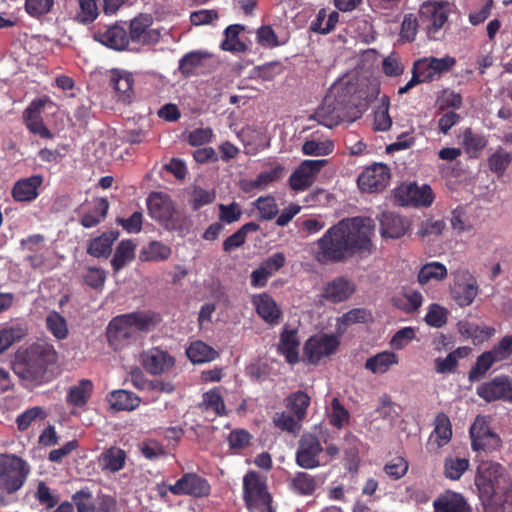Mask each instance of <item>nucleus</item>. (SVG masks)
Wrapping results in <instances>:
<instances>
[{
    "label": "nucleus",
    "instance_id": "nucleus-59",
    "mask_svg": "<svg viewBox=\"0 0 512 512\" xmlns=\"http://www.w3.org/2000/svg\"><path fill=\"white\" fill-rule=\"evenodd\" d=\"M254 206L260 212L263 220H271L278 214V206L273 196L259 197L254 202Z\"/></svg>",
    "mask_w": 512,
    "mask_h": 512
},
{
    "label": "nucleus",
    "instance_id": "nucleus-34",
    "mask_svg": "<svg viewBox=\"0 0 512 512\" xmlns=\"http://www.w3.org/2000/svg\"><path fill=\"white\" fill-rule=\"evenodd\" d=\"M110 406L117 411H131L136 409L141 400L133 392L120 389L110 392L107 396Z\"/></svg>",
    "mask_w": 512,
    "mask_h": 512
},
{
    "label": "nucleus",
    "instance_id": "nucleus-2",
    "mask_svg": "<svg viewBox=\"0 0 512 512\" xmlns=\"http://www.w3.org/2000/svg\"><path fill=\"white\" fill-rule=\"evenodd\" d=\"M356 83H335L314 114L319 124L333 128L343 121L353 120L361 114L372 100Z\"/></svg>",
    "mask_w": 512,
    "mask_h": 512
},
{
    "label": "nucleus",
    "instance_id": "nucleus-19",
    "mask_svg": "<svg viewBox=\"0 0 512 512\" xmlns=\"http://www.w3.org/2000/svg\"><path fill=\"white\" fill-rule=\"evenodd\" d=\"M328 163L326 159L304 160L289 177V186L294 191H305L315 182L321 169Z\"/></svg>",
    "mask_w": 512,
    "mask_h": 512
},
{
    "label": "nucleus",
    "instance_id": "nucleus-61",
    "mask_svg": "<svg viewBox=\"0 0 512 512\" xmlns=\"http://www.w3.org/2000/svg\"><path fill=\"white\" fill-rule=\"evenodd\" d=\"M392 119L389 115V99L383 98L382 105L374 114V129L377 131H387L391 128Z\"/></svg>",
    "mask_w": 512,
    "mask_h": 512
},
{
    "label": "nucleus",
    "instance_id": "nucleus-38",
    "mask_svg": "<svg viewBox=\"0 0 512 512\" xmlns=\"http://www.w3.org/2000/svg\"><path fill=\"white\" fill-rule=\"evenodd\" d=\"M172 249L170 246L160 242L151 241L147 246L142 247L139 259L142 262H159L170 258Z\"/></svg>",
    "mask_w": 512,
    "mask_h": 512
},
{
    "label": "nucleus",
    "instance_id": "nucleus-13",
    "mask_svg": "<svg viewBox=\"0 0 512 512\" xmlns=\"http://www.w3.org/2000/svg\"><path fill=\"white\" fill-rule=\"evenodd\" d=\"M324 451L319 438L314 434H304L298 442L295 454L296 464L303 469H315L327 464L321 460Z\"/></svg>",
    "mask_w": 512,
    "mask_h": 512
},
{
    "label": "nucleus",
    "instance_id": "nucleus-64",
    "mask_svg": "<svg viewBox=\"0 0 512 512\" xmlns=\"http://www.w3.org/2000/svg\"><path fill=\"white\" fill-rule=\"evenodd\" d=\"M428 325L441 328L447 323V310L438 304H431L425 316Z\"/></svg>",
    "mask_w": 512,
    "mask_h": 512
},
{
    "label": "nucleus",
    "instance_id": "nucleus-30",
    "mask_svg": "<svg viewBox=\"0 0 512 512\" xmlns=\"http://www.w3.org/2000/svg\"><path fill=\"white\" fill-rule=\"evenodd\" d=\"M433 507L435 512H471L465 498L451 491L438 496L433 502Z\"/></svg>",
    "mask_w": 512,
    "mask_h": 512
},
{
    "label": "nucleus",
    "instance_id": "nucleus-35",
    "mask_svg": "<svg viewBox=\"0 0 512 512\" xmlns=\"http://www.w3.org/2000/svg\"><path fill=\"white\" fill-rule=\"evenodd\" d=\"M118 235V232L108 231L91 239L88 242L87 253L96 258L108 257L111 253L112 245Z\"/></svg>",
    "mask_w": 512,
    "mask_h": 512
},
{
    "label": "nucleus",
    "instance_id": "nucleus-44",
    "mask_svg": "<svg viewBox=\"0 0 512 512\" xmlns=\"http://www.w3.org/2000/svg\"><path fill=\"white\" fill-rule=\"evenodd\" d=\"M242 30H244V26L240 24L229 25L224 31L225 39L221 43V49L234 53L245 52L247 46L239 39Z\"/></svg>",
    "mask_w": 512,
    "mask_h": 512
},
{
    "label": "nucleus",
    "instance_id": "nucleus-63",
    "mask_svg": "<svg viewBox=\"0 0 512 512\" xmlns=\"http://www.w3.org/2000/svg\"><path fill=\"white\" fill-rule=\"evenodd\" d=\"M35 499L47 509L54 508L59 502V496L51 491L45 482L40 481L35 492Z\"/></svg>",
    "mask_w": 512,
    "mask_h": 512
},
{
    "label": "nucleus",
    "instance_id": "nucleus-23",
    "mask_svg": "<svg viewBox=\"0 0 512 512\" xmlns=\"http://www.w3.org/2000/svg\"><path fill=\"white\" fill-rule=\"evenodd\" d=\"M426 82H432L449 72L455 65L456 59L451 56L443 58L425 57L414 62Z\"/></svg>",
    "mask_w": 512,
    "mask_h": 512
},
{
    "label": "nucleus",
    "instance_id": "nucleus-42",
    "mask_svg": "<svg viewBox=\"0 0 512 512\" xmlns=\"http://www.w3.org/2000/svg\"><path fill=\"white\" fill-rule=\"evenodd\" d=\"M289 488L298 495H312L317 488L316 477L307 472H296L289 480Z\"/></svg>",
    "mask_w": 512,
    "mask_h": 512
},
{
    "label": "nucleus",
    "instance_id": "nucleus-41",
    "mask_svg": "<svg viewBox=\"0 0 512 512\" xmlns=\"http://www.w3.org/2000/svg\"><path fill=\"white\" fill-rule=\"evenodd\" d=\"M259 229V224L255 222L245 223L237 231H235L232 235L223 241V251L230 253L241 247L246 242L247 235L252 232H257Z\"/></svg>",
    "mask_w": 512,
    "mask_h": 512
},
{
    "label": "nucleus",
    "instance_id": "nucleus-39",
    "mask_svg": "<svg viewBox=\"0 0 512 512\" xmlns=\"http://www.w3.org/2000/svg\"><path fill=\"white\" fill-rule=\"evenodd\" d=\"M435 427L430 436V440L436 443L437 447H443L449 443L452 438V425L449 417L440 412L436 415L434 421Z\"/></svg>",
    "mask_w": 512,
    "mask_h": 512
},
{
    "label": "nucleus",
    "instance_id": "nucleus-57",
    "mask_svg": "<svg viewBox=\"0 0 512 512\" xmlns=\"http://www.w3.org/2000/svg\"><path fill=\"white\" fill-rule=\"evenodd\" d=\"M73 505L76 506L77 512H93L94 498L88 487L82 488L72 495Z\"/></svg>",
    "mask_w": 512,
    "mask_h": 512
},
{
    "label": "nucleus",
    "instance_id": "nucleus-5",
    "mask_svg": "<svg viewBox=\"0 0 512 512\" xmlns=\"http://www.w3.org/2000/svg\"><path fill=\"white\" fill-rule=\"evenodd\" d=\"M147 209L149 216L168 231L181 232L186 228V217L176 211L173 200L165 193H150Z\"/></svg>",
    "mask_w": 512,
    "mask_h": 512
},
{
    "label": "nucleus",
    "instance_id": "nucleus-56",
    "mask_svg": "<svg viewBox=\"0 0 512 512\" xmlns=\"http://www.w3.org/2000/svg\"><path fill=\"white\" fill-rule=\"evenodd\" d=\"M218 218L222 224H232L238 222L243 214L241 206L233 201L230 204H219L218 205Z\"/></svg>",
    "mask_w": 512,
    "mask_h": 512
},
{
    "label": "nucleus",
    "instance_id": "nucleus-32",
    "mask_svg": "<svg viewBox=\"0 0 512 512\" xmlns=\"http://www.w3.org/2000/svg\"><path fill=\"white\" fill-rule=\"evenodd\" d=\"M94 384L89 379H81L76 385L71 386L66 394V402L73 407L82 408L90 400Z\"/></svg>",
    "mask_w": 512,
    "mask_h": 512
},
{
    "label": "nucleus",
    "instance_id": "nucleus-14",
    "mask_svg": "<svg viewBox=\"0 0 512 512\" xmlns=\"http://www.w3.org/2000/svg\"><path fill=\"white\" fill-rule=\"evenodd\" d=\"M474 451L492 452L501 445V439L493 432L484 416H477L469 430Z\"/></svg>",
    "mask_w": 512,
    "mask_h": 512
},
{
    "label": "nucleus",
    "instance_id": "nucleus-45",
    "mask_svg": "<svg viewBox=\"0 0 512 512\" xmlns=\"http://www.w3.org/2000/svg\"><path fill=\"white\" fill-rule=\"evenodd\" d=\"M78 10L74 15V21L82 25L92 24L99 16V8L96 0H77Z\"/></svg>",
    "mask_w": 512,
    "mask_h": 512
},
{
    "label": "nucleus",
    "instance_id": "nucleus-55",
    "mask_svg": "<svg viewBox=\"0 0 512 512\" xmlns=\"http://www.w3.org/2000/svg\"><path fill=\"white\" fill-rule=\"evenodd\" d=\"M287 400L288 407L291 409V411L298 417V419H302L310 405V397L307 395V393L303 391H297L292 393Z\"/></svg>",
    "mask_w": 512,
    "mask_h": 512
},
{
    "label": "nucleus",
    "instance_id": "nucleus-37",
    "mask_svg": "<svg viewBox=\"0 0 512 512\" xmlns=\"http://www.w3.org/2000/svg\"><path fill=\"white\" fill-rule=\"evenodd\" d=\"M398 364V356L391 351H383L369 357L365 362V369L373 374H384L391 366Z\"/></svg>",
    "mask_w": 512,
    "mask_h": 512
},
{
    "label": "nucleus",
    "instance_id": "nucleus-18",
    "mask_svg": "<svg viewBox=\"0 0 512 512\" xmlns=\"http://www.w3.org/2000/svg\"><path fill=\"white\" fill-rule=\"evenodd\" d=\"M477 395L486 402L502 400L512 404V378L499 375L476 388Z\"/></svg>",
    "mask_w": 512,
    "mask_h": 512
},
{
    "label": "nucleus",
    "instance_id": "nucleus-58",
    "mask_svg": "<svg viewBox=\"0 0 512 512\" xmlns=\"http://www.w3.org/2000/svg\"><path fill=\"white\" fill-rule=\"evenodd\" d=\"M251 440L252 435L245 429H234L227 437L229 447L234 452H239L247 448L250 445Z\"/></svg>",
    "mask_w": 512,
    "mask_h": 512
},
{
    "label": "nucleus",
    "instance_id": "nucleus-7",
    "mask_svg": "<svg viewBox=\"0 0 512 512\" xmlns=\"http://www.w3.org/2000/svg\"><path fill=\"white\" fill-rule=\"evenodd\" d=\"M512 356V334L504 336L491 350L480 354L468 372L470 382L480 380L495 364L508 360Z\"/></svg>",
    "mask_w": 512,
    "mask_h": 512
},
{
    "label": "nucleus",
    "instance_id": "nucleus-60",
    "mask_svg": "<svg viewBox=\"0 0 512 512\" xmlns=\"http://www.w3.org/2000/svg\"><path fill=\"white\" fill-rule=\"evenodd\" d=\"M409 464L404 457L397 456L387 462L384 472L393 480L401 479L408 471Z\"/></svg>",
    "mask_w": 512,
    "mask_h": 512
},
{
    "label": "nucleus",
    "instance_id": "nucleus-54",
    "mask_svg": "<svg viewBox=\"0 0 512 512\" xmlns=\"http://www.w3.org/2000/svg\"><path fill=\"white\" fill-rule=\"evenodd\" d=\"M329 421L337 429H341L350 421L349 411L340 403L338 398H333L331 401Z\"/></svg>",
    "mask_w": 512,
    "mask_h": 512
},
{
    "label": "nucleus",
    "instance_id": "nucleus-29",
    "mask_svg": "<svg viewBox=\"0 0 512 512\" xmlns=\"http://www.w3.org/2000/svg\"><path fill=\"white\" fill-rule=\"evenodd\" d=\"M380 232L385 238L397 239L402 237L407 229V221L394 212H384L380 217Z\"/></svg>",
    "mask_w": 512,
    "mask_h": 512
},
{
    "label": "nucleus",
    "instance_id": "nucleus-21",
    "mask_svg": "<svg viewBox=\"0 0 512 512\" xmlns=\"http://www.w3.org/2000/svg\"><path fill=\"white\" fill-rule=\"evenodd\" d=\"M152 22V17L147 14H140L132 19L129 25V40L143 45L158 43L161 33L157 29H150Z\"/></svg>",
    "mask_w": 512,
    "mask_h": 512
},
{
    "label": "nucleus",
    "instance_id": "nucleus-36",
    "mask_svg": "<svg viewBox=\"0 0 512 512\" xmlns=\"http://www.w3.org/2000/svg\"><path fill=\"white\" fill-rule=\"evenodd\" d=\"M186 355L194 364L211 362L219 357V353L201 340L192 342L186 349Z\"/></svg>",
    "mask_w": 512,
    "mask_h": 512
},
{
    "label": "nucleus",
    "instance_id": "nucleus-33",
    "mask_svg": "<svg viewBox=\"0 0 512 512\" xmlns=\"http://www.w3.org/2000/svg\"><path fill=\"white\" fill-rule=\"evenodd\" d=\"M109 209L106 198H95L89 208L83 212L80 224L85 228H93L103 221Z\"/></svg>",
    "mask_w": 512,
    "mask_h": 512
},
{
    "label": "nucleus",
    "instance_id": "nucleus-46",
    "mask_svg": "<svg viewBox=\"0 0 512 512\" xmlns=\"http://www.w3.org/2000/svg\"><path fill=\"white\" fill-rule=\"evenodd\" d=\"M46 328L57 339L68 337L69 330L66 319L57 311L52 310L46 316Z\"/></svg>",
    "mask_w": 512,
    "mask_h": 512
},
{
    "label": "nucleus",
    "instance_id": "nucleus-47",
    "mask_svg": "<svg viewBox=\"0 0 512 512\" xmlns=\"http://www.w3.org/2000/svg\"><path fill=\"white\" fill-rule=\"evenodd\" d=\"M203 66V54L198 51H192L185 54L179 60L178 70L184 77L188 78L197 75L198 70Z\"/></svg>",
    "mask_w": 512,
    "mask_h": 512
},
{
    "label": "nucleus",
    "instance_id": "nucleus-9",
    "mask_svg": "<svg viewBox=\"0 0 512 512\" xmlns=\"http://www.w3.org/2000/svg\"><path fill=\"white\" fill-rule=\"evenodd\" d=\"M29 469L25 461L16 455L0 457V489L12 494L18 491L26 481Z\"/></svg>",
    "mask_w": 512,
    "mask_h": 512
},
{
    "label": "nucleus",
    "instance_id": "nucleus-50",
    "mask_svg": "<svg viewBox=\"0 0 512 512\" xmlns=\"http://www.w3.org/2000/svg\"><path fill=\"white\" fill-rule=\"evenodd\" d=\"M26 334L27 329L20 324L0 328V353L22 340Z\"/></svg>",
    "mask_w": 512,
    "mask_h": 512
},
{
    "label": "nucleus",
    "instance_id": "nucleus-17",
    "mask_svg": "<svg viewBox=\"0 0 512 512\" xmlns=\"http://www.w3.org/2000/svg\"><path fill=\"white\" fill-rule=\"evenodd\" d=\"M107 75L108 85L113 89L116 101L124 105L131 104L135 98L133 73L120 68H112Z\"/></svg>",
    "mask_w": 512,
    "mask_h": 512
},
{
    "label": "nucleus",
    "instance_id": "nucleus-48",
    "mask_svg": "<svg viewBox=\"0 0 512 512\" xmlns=\"http://www.w3.org/2000/svg\"><path fill=\"white\" fill-rule=\"evenodd\" d=\"M447 277V268L440 262H430L423 265L418 273V282L422 285L428 282L442 281Z\"/></svg>",
    "mask_w": 512,
    "mask_h": 512
},
{
    "label": "nucleus",
    "instance_id": "nucleus-6",
    "mask_svg": "<svg viewBox=\"0 0 512 512\" xmlns=\"http://www.w3.org/2000/svg\"><path fill=\"white\" fill-rule=\"evenodd\" d=\"M475 482L481 491L493 497H505L512 490V482L499 463H482Z\"/></svg>",
    "mask_w": 512,
    "mask_h": 512
},
{
    "label": "nucleus",
    "instance_id": "nucleus-3",
    "mask_svg": "<svg viewBox=\"0 0 512 512\" xmlns=\"http://www.w3.org/2000/svg\"><path fill=\"white\" fill-rule=\"evenodd\" d=\"M160 320V315L151 310L118 315L112 318L107 326L108 344L114 351L122 350L137 342L142 333L152 330Z\"/></svg>",
    "mask_w": 512,
    "mask_h": 512
},
{
    "label": "nucleus",
    "instance_id": "nucleus-51",
    "mask_svg": "<svg viewBox=\"0 0 512 512\" xmlns=\"http://www.w3.org/2000/svg\"><path fill=\"white\" fill-rule=\"evenodd\" d=\"M469 467L467 458L447 457L444 461V475L451 480H458Z\"/></svg>",
    "mask_w": 512,
    "mask_h": 512
},
{
    "label": "nucleus",
    "instance_id": "nucleus-15",
    "mask_svg": "<svg viewBox=\"0 0 512 512\" xmlns=\"http://www.w3.org/2000/svg\"><path fill=\"white\" fill-rule=\"evenodd\" d=\"M395 198L402 206L429 207L434 201V193L429 185L409 183L396 189Z\"/></svg>",
    "mask_w": 512,
    "mask_h": 512
},
{
    "label": "nucleus",
    "instance_id": "nucleus-26",
    "mask_svg": "<svg viewBox=\"0 0 512 512\" xmlns=\"http://www.w3.org/2000/svg\"><path fill=\"white\" fill-rule=\"evenodd\" d=\"M42 184L43 176L40 174L21 178L14 183L11 196L16 202H32L38 197V190Z\"/></svg>",
    "mask_w": 512,
    "mask_h": 512
},
{
    "label": "nucleus",
    "instance_id": "nucleus-43",
    "mask_svg": "<svg viewBox=\"0 0 512 512\" xmlns=\"http://www.w3.org/2000/svg\"><path fill=\"white\" fill-rule=\"evenodd\" d=\"M136 245L131 240H122L116 247L111 266L115 273L119 272L125 265L135 257Z\"/></svg>",
    "mask_w": 512,
    "mask_h": 512
},
{
    "label": "nucleus",
    "instance_id": "nucleus-40",
    "mask_svg": "<svg viewBox=\"0 0 512 512\" xmlns=\"http://www.w3.org/2000/svg\"><path fill=\"white\" fill-rule=\"evenodd\" d=\"M126 453L119 447L106 449L99 457V463L103 470L117 472L125 466Z\"/></svg>",
    "mask_w": 512,
    "mask_h": 512
},
{
    "label": "nucleus",
    "instance_id": "nucleus-8",
    "mask_svg": "<svg viewBox=\"0 0 512 512\" xmlns=\"http://www.w3.org/2000/svg\"><path fill=\"white\" fill-rule=\"evenodd\" d=\"M449 12L447 2L428 0L422 3L419 9L420 27L429 39L439 38V33L448 20Z\"/></svg>",
    "mask_w": 512,
    "mask_h": 512
},
{
    "label": "nucleus",
    "instance_id": "nucleus-1",
    "mask_svg": "<svg viewBox=\"0 0 512 512\" xmlns=\"http://www.w3.org/2000/svg\"><path fill=\"white\" fill-rule=\"evenodd\" d=\"M374 224L370 218L353 217L331 226L316 242L315 259L320 264L343 263L354 256L372 253Z\"/></svg>",
    "mask_w": 512,
    "mask_h": 512
},
{
    "label": "nucleus",
    "instance_id": "nucleus-49",
    "mask_svg": "<svg viewBox=\"0 0 512 512\" xmlns=\"http://www.w3.org/2000/svg\"><path fill=\"white\" fill-rule=\"evenodd\" d=\"M462 143L466 153L471 158H477L486 147L487 140L482 134L474 133L470 128H467L463 133Z\"/></svg>",
    "mask_w": 512,
    "mask_h": 512
},
{
    "label": "nucleus",
    "instance_id": "nucleus-62",
    "mask_svg": "<svg viewBox=\"0 0 512 512\" xmlns=\"http://www.w3.org/2000/svg\"><path fill=\"white\" fill-rule=\"evenodd\" d=\"M512 161L510 153L499 150L492 154L488 159V165L492 172L501 176L504 174Z\"/></svg>",
    "mask_w": 512,
    "mask_h": 512
},
{
    "label": "nucleus",
    "instance_id": "nucleus-20",
    "mask_svg": "<svg viewBox=\"0 0 512 512\" xmlns=\"http://www.w3.org/2000/svg\"><path fill=\"white\" fill-rule=\"evenodd\" d=\"M478 294V284L467 270L458 272L451 287V296L461 307L469 306Z\"/></svg>",
    "mask_w": 512,
    "mask_h": 512
},
{
    "label": "nucleus",
    "instance_id": "nucleus-24",
    "mask_svg": "<svg viewBox=\"0 0 512 512\" xmlns=\"http://www.w3.org/2000/svg\"><path fill=\"white\" fill-rule=\"evenodd\" d=\"M140 362L143 368L152 375L165 373L175 364L174 358L159 348L143 351L140 354Z\"/></svg>",
    "mask_w": 512,
    "mask_h": 512
},
{
    "label": "nucleus",
    "instance_id": "nucleus-4",
    "mask_svg": "<svg viewBox=\"0 0 512 512\" xmlns=\"http://www.w3.org/2000/svg\"><path fill=\"white\" fill-rule=\"evenodd\" d=\"M57 359L58 353L52 344L37 341L16 353L13 370L21 379L39 385L48 380V367Z\"/></svg>",
    "mask_w": 512,
    "mask_h": 512
},
{
    "label": "nucleus",
    "instance_id": "nucleus-11",
    "mask_svg": "<svg viewBox=\"0 0 512 512\" xmlns=\"http://www.w3.org/2000/svg\"><path fill=\"white\" fill-rule=\"evenodd\" d=\"M340 346L339 337L335 334H321L310 337L304 344L303 360L307 364L319 363L335 354Z\"/></svg>",
    "mask_w": 512,
    "mask_h": 512
},
{
    "label": "nucleus",
    "instance_id": "nucleus-53",
    "mask_svg": "<svg viewBox=\"0 0 512 512\" xmlns=\"http://www.w3.org/2000/svg\"><path fill=\"white\" fill-rule=\"evenodd\" d=\"M202 406L205 410H212L217 416L227 414L224 400L217 389H211L203 394Z\"/></svg>",
    "mask_w": 512,
    "mask_h": 512
},
{
    "label": "nucleus",
    "instance_id": "nucleus-10",
    "mask_svg": "<svg viewBox=\"0 0 512 512\" xmlns=\"http://www.w3.org/2000/svg\"><path fill=\"white\" fill-rule=\"evenodd\" d=\"M55 103L48 95L33 99L22 112V122L29 133L43 139H53L54 134L44 123L42 113L46 107H53Z\"/></svg>",
    "mask_w": 512,
    "mask_h": 512
},
{
    "label": "nucleus",
    "instance_id": "nucleus-28",
    "mask_svg": "<svg viewBox=\"0 0 512 512\" xmlns=\"http://www.w3.org/2000/svg\"><path fill=\"white\" fill-rule=\"evenodd\" d=\"M252 303L257 314L268 324L276 325L280 322L282 312L275 300L267 293H261L252 297Z\"/></svg>",
    "mask_w": 512,
    "mask_h": 512
},
{
    "label": "nucleus",
    "instance_id": "nucleus-12",
    "mask_svg": "<svg viewBox=\"0 0 512 512\" xmlns=\"http://www.w3.org/2000/svg\"><path fill=\"white\" fill-rule=\"evenodd\" d=\"M243 497L249 509H265L271 503L266 479L255 471H249L243 478Z\"/></svg>",
    "mask_w": 512,
    "mask_h": 512
},
{
    "label": "nucleus",
    "instance_id": "nucleus-25",
    "mask_svg": "<svg viewBox=\"0 0 512 512\" xmlns=\"http://www.w3.org/2000/svg\"><path fill=\"white\" fill-rule=\"evenodd\" d=\"M354 283L344 276H339L327 282L322 289L321 297L331 303L346 301L355 292Z\"/></svg>",
    "mask_w": 512,
    "mask_h": 512
},
{
    "label": "nucleus",
    "instance_id": "nucleus-52",
    "mask_svg": "<svg viewBox=\"0 0 512 512\" xmlns=\"http://www.w3.org/2000/svg\"><path fill=\"white\" fill-rule=\"evenodd\" d=\"M423 296L418 291L406 293L403 297L393 298V304L406 313H413L422 305Z\"/></svg>",
    "mask_w": 512,
    "mask_h": 512
},
{
    "label": "nucleus",
    "instance_id": "nucleus-27",
    "mask_svg": "<svg viewBox=\"0 0 512 512\" xmlns=\"http://www.w3.org/2000/svg\"><path fill=\"white\" fill-rule=\"evenodd\" d=\"M94 39L106 47L117 51L126 49L129 44L127 31L118 24L98 29L94 34Z\"/></svg>",
    "mask_w": 512,
    "mask_h": 512
},
{
    "label": "nucleus",
    "instance_id": "nucleus-31",
    "mask_svg": "<svg viewBox=\"0 0 512 512\" xmlns=\"http://www.w3.org/2000/svg\"><path fill=\"white\" fill-rule=\"evenodd\" d=\"M299 345L297 331L285 328L280 334L278 352L285 357L287 363L295 365L299 362Z\"/></svg>",
    "mask_w": 512,
    "mask_h": 512
},
{
    "label": "nucleus",
    "instance_id": "nucleus-16",
    "mask_svg": "<svg viewBox=\"0 0 512 512\" xmlns=\"http://www.w3.org/2000/svg\"><path fill=\"white\" fill-rule=\"evenodd\" d=\"M169 492L176 496L186 495L193 498L207 497L211 486L208 480L197 473L189 472L182 475L174 484L168 486Z\"/></svg>",
    "mask_w": 512,
    "mask_h": 512
},
{
    "label": "nucleus",
    "instance_id": "nucleus-22",
    "mask_svg": "<svg viewBox=\"0 0 512 512\" xmlns=\"http://www.w3.org/2000/svg\"><path fill=\"white\" fill-rule=\"evenodd\" d=\"M390 180V169L386 164L375 163L363 170L358 177V185L369 192L381 191Z\"/></svg>",
    "mask_w": 512,
    "mask_h": 512
}]
</instances>
